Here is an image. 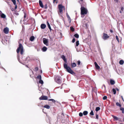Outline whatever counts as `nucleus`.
Segmentation results:
<instances>
[{"label": "nucleus", "mask_w": 124, "mask_h": 124, "mask_svg": "<svg viewBox=\"0 0 124 124\" xmlns=\"http://www.w3.org/2000/svg\"><path fill=\"white\" fill-rule=\"evenodd\" d=\"M81 17H83L84 16H83L85 14H86L87 13V9L84 7H81Z\"/></svg>", "instance_id": "obj_1"}, {"label": "nucleus", "mask_w": 124, "mask_h": 124, "mask_svg": "<svg viewBox=\"0 0 124 124\" xmlns=\"http://www.w3.org/2000/svg\"><path fill=\"white\" fill-rule=\"evenodd\" d=\"M63 66L64 68L68 72L72 74H73L74 73V72L70 67L69 66H68L66 64L64 63L63 64Z\"/></svg>", "instance_id": "obj_2"}, {"label": "nucleus", "mask_w": 124, "mask_h": 124, "mask_svg": "<svg viewBox=\"0 0 124 124\" xmlns=\"http://www.w3.org/2000/svg\"><path fill=\"white\" fill-rule=\"evenodd\" d=\"M20 50V51L21 54H23V48L22 45L21 43L19 44V47L17 48L16 50V52L17 53H19Z\"/></svg>", "instance_id": "obj_3"}, {"label": "nucleus", "mask_w": 124, "mask_h": 124, "mask_svg": "<svg viewBox=\"0 0 124 124\" xmlns=\"http://www.w3.org/2000/svg\"><path fill=\"white\" fill-rule=\"evenodd\" d=\"M58 8L59 9V13H58L60 14V13L61 14L62 13L63 9L65 10V8L64 6L62 5L61 4H60L58 5Z\"/></svg>", "instance_id": "obj_4"}, {"label": "nucleus", "mask_w": 124, "mask_h": 124, "mask_svg": "<svg viewBox=\"0 0 124 124\" xmlns=\"http://www.w3.org/2000/svg\"><path fill=\"white\" fill-rule=\"evenodd\" d=\"M61 78L60 77L56 78L55 80V82L58 84H61L62 83V81L61 80Z\"/></svg>", "instance_id": "obj_5"}, {"label": "nucleus", "mask_w": 124, "mask_h": 124, "mask_svg": "<svg viewBox=\"0 0 124 124\" xmlns=\"http://www.w3.org/2000/svg\"><path fill=\"white\" fill-rule=\"evenodd\" d=\"M47 97L46 96H42L39 99L40 100H47Z\"/></svg>", "instance_id": "obj_6"}, {"label": "nucleus", "mask_w": 124, "mask_h": 124, "mask_svg": "<svg viewBox=\"0 0 124 124\" xmlns=\"http://www.w3.org/2000/svg\"><path fill=\"white\" fill-rule=\"evenodd\" d=\"M43 42L44 43L46 46H48V41L47 39L46 38H44L43 40Z\"/></svg>", "instance_id": "obj_7"}, {"label": "nucleus", "mask_w": 124, "mask_h": 124, "mask_svg": "<svg viewBox=\"0 0 124 124\" xmlns=\"http://www.w3.org/2000/svg\"><path fill=\"white\" fill-rule=\"evenodd\" d=\"M103 36L102 37V38L104 40H106L109 38V36L108 35L105 33H103Z\"/></svg>", "instance_id": "obj_8"}, {"label": "nucleus", "mask_w": 124, "mask_h": 124, "mask_svg": "<svg viewBox=\"0 0 124 124\" xmlns=\"http://www.w3.org/2000/svg\"><path fill=\"white\" fill-rule=\"evenodd\" d=\"M9 31V29L7 27L4 28L3 30L5 34H7L8 33Z\"/></svg>", "instance_id": "obj_9"}, {"label": "nucleus", "mask_w": 124, "mask_h": 124, "mask_svg": "<svg viewBox=\"0 0 124 124\" xmlns=\"http://www.w3.org/2000/svg\"><path fill=\"white\" fill-rule=\"evenodd\" d=\"M94 64L96 69L97 70L100 69V67L98 65L96 62H95L94 63Z\"/></svg>", "instance_id": "obj_10"}, {"label": "nucleus", "mask_w": 124, "mask_h": 124, "mask_svg": "<svg viewBox=\"0 0 124 124\" xmlns=\"http://www.w3.org/2000/svg\"><path fill=\"white\" fill-rule=\"evenodd\" d=\"M61 58L66 63L67 62V60L65 58V56L64 55H62L61 56Z\"/></svg>", "instance_id": "obj_11"}, {"label": "nucleus", "mask_w": 124, "mask_h": 124, "mask_svg": "<svg viewBox=\"0 0 124 124\" xmlns=\"http://www.w3.org/2000/svg\"><path fill=\"white\" fill-rule=\"evenodd\" d=\"M46 27V24H41L40 26V27L41 29H44Z\"/></svg>", "instance_id": "obj_12"}, {"label": "nucleus", "mask_w": 124, "mask_h": 124, "mask_svg": "<svg viewBox=\"0 0 124 124\" xmlns=\"http://www.w3.org/2000/svg\"><path fill=\"white\" fill-rule=\"evenodd\" d=\"M39 5L42 8H44V6L42 2V1L40 0H39Z\"/></svg>", "instance_id": "obj_13"}, {"label": "nucleus", "mask_w": 124, "mask_h": 124, "mask_svg": "<svg viewBox=\"0 0 124 124\" xmlns=\"http://www.w3.org/2000/svg\"><path fill=\"white\" fill-rule=\"evenodd\" d=\"M47 49V47L46 46H44L42 48V50L43 52H45L46 50Z\"/></svg>", "instance_id": "obj_14"}, {"label": "nucleus", "mask_w": 124, "mask_h": 124, "mask_svg": "<svg viewBox=\"0 0 124 124\" xmlns=\"http://www.w3.org/2000/svg\"><path fill=\"white\" fill-rule=\"evenodd\" d=\"M71 67H75L76 66V63H75L73 62V63H71Z\"/></svg>", "instance_id": "obj_15"}, {"label": "nucleus", "mask_w": 124, "mask_h": 124, "mask_svg": "<svg viewBox=\"0 0 124 124\" xmlns=\"http://www.w3.org/2000/svg\"><path fill=\"white\" fill-rule=\"evenodd\" d=\"M110 82L111 85H113L115 83V81L112 79L110 80Z\"/></svg>", "instance_id": "obj_16"}, {"label": "nucleus", "mask_w": 124, "mask_h": 124, "mask_svg": "<svg viewBox=\"0 0 124 124\" xmlns=\"http://www.w3.org/2000/svg\"><path fill=\"white\" fill-rule=\"evenodd\" d=\"M0 16L1 18H5L6 17V15L3 13L1 14Z\"/></svg>", "instance_id": "obj_17"}, {"label": "nucleus", "mask_w": 124, "mask_h": 124, "mask_svg": "<svg viewBox=\"0 0 124 124\" xmlns=\"http://www.w3.org/2000/svg\"><path fill=\"white\" fill-rule=\"evenodd\" d=\"M43 107L48 109H49L50 108V106L49 105H45Z\"/></svg>", "instance_id": "obj_18"}, {"label": "nucleus", "mask_w": 124, "mask_h": 124, "mask_svg": "<svg viewBox=\"0 0 124 124\" xmlns=\"http://www.w3.org/2000/svg\"><path fill=\"white\" fill-rule=\"evenodd\" d=\"M34 39V37L33 36H31L30 37V40L31 41H32Z\"/></svg>", "instance_id": "obj_19"}, {"label": "nucleus", "mask_w": 124, "mask_h": 124, "mask_svg": "<svg viewBox=\"0 0 124 124\" xmlns=\"http://www.w3.org/2000/svg\"><path fill=\"white\" fill-rule=\"evenodd\" d=\"M124 61L122 60H120L119 62V63L120 65H123L124 63Z\"/></svg>", "instance_id": "obj_20"}, {"label": "nucleus", "mask_w": 124, "mask_h": 124, "mask_svg": "<svg viewBox=\"0 0 124 124\" xmlns=\"http://www.w3.org/2000/svg\"><path fill=\"white\" fill-rule=\"evenodd\" d=\"M88 113V112L87 111H84L83 112V114L85 116L87 115Z\"/></svg>", "instance_id": "obj_21"}, {"label": "nucleus", "mask_w": 124, "mask_h": 124, "mask_svg": "<svg viewBox=\"0 0 124 124\" xmlns=\"http://www.w3.org/2000/svg\"><path fill=\"white\" fill-rule=\"evenodd\" d=\"M112 116L113 118L116 120H117L118 119V118L116 116H115L114 115H112Z\"/></svg>", "instance_id": "obj_22"}, {"label": "nucleus", "mask_w": 124, "mask_h": 124, "mask_svg": "<svg viewBox=\"0 0 124 124\" xmlns=\"http://www.w3.org/2000/svg\"><path fill=\"white\" fill-rule=\"evenodd\" d=\"M47 22V24L48 26V27L49 28L50 30H51V29L50 25V24L48 23V22Z\"/></svg>", "instance_id": "obj_23"}, {"label": "nucleus", "mask_w": 124, "mask_h": 124, "mask_svg": "<svg viewBox=\"0 0 124 124\" xmlns=\"http://www.w3.org/2000/svg\"><path fill=\"white\" fill-rule=\"evenodd\" d=\"M100 109V108L99 107H97L95 109V111H98Z\"/></svg>", "instance_id": "obj_24"}, {"label": "nucleus", "mask_w": 124, "mask_h": 124, "mask_svg": "<svg viewBox=\"0 0 124 124\" xmlns=\"http://www.w3.org/2000/svg\"><path fill=\"white\" fill-rule=\"evenodd\" d=\"M48 100L49 101H52L53 102L55 103V101L54 99H50Z\"/></svg>", "instance_id": "obj_25"}, {"label": "nucleus", "mask_w": 124, "mask_h": 124, "mask_svg": "<svg viewBox=\"0 0 124 124\" xmlns=\"http://www.w3.org/2000/svg\"><path fill=\"white\" fill-rule=\"evenodd\" d=\"M74 36L77 38H78L79 37V35L77 34H75L74 35Z\"/></svg>", "instance_id": "obj_26"}, {"label": "nucleus", "mask_w": 124, "mask_h": 124, "mask_svg": "<svg viewBox=\"0 0 124 124\" xmlns=\"http://www.w3.org/2000/svg\"><path fill=\"white\" fill-rule=\"evenodd\" d=\"M37 78L39 79V80L41 79V77L40 75H39L37 77Z\"/></svg>", "instance_id": "obj_27"}, {"label": "nucleus", "mask_w": 124, "mask_h": 124, "mask_svg": "<svg viewBox=\"0 0 124 124\" xmlns=\"http://www.w3.org/2000/svg\"><path fill=\"white\" fill-rule=\"evenodd\" d=\"M79 41H77L76 42V46H78L79 45Z\"/></svg>", "instance_id": "obj_28"}, {"label": "nucleus", "mask_w": 124, "mask_h": 124, "mask_svg": "<svg viewBox=\"0 0 124 124\" xmlns=\"http://www.w3.org/2000/svg\"><path fill=\"white\" fill-rule=\"evenodd\" d=\"M39 83H40L41 84H43V82L42 80H41V79L39 81Z\"/></svg>", "instance_id": "obj_29"}, {"label": "nucleus", "mask_w": 124, "mask_h": 124, "mask_svg": "<svg viewBox=\"0 0 124 124\" xmlns=\"http://www.w3.org/2000/svg\"><path fill=\"white\" fill-rule=\"evenodd\" d=\"M70 30L72 31H74V28L72 26H71L70 27Z\"/></svg>", "instance_id": "obj_30"}, {"label": "nucleus", "mask_w": 124, "mask_h": 124, "mask_svg": "<svg viewBox=\"0 0 124 124\" xmlns=\"http://www.w3.org/2000/svg\"><path fill=\"white\" fill-rule=\"evenodd\" d=\"M112 91L114 93V94H115L116 93V89H112Z\"/></svg>", "instance_id": "obj_31"}, {"label": "nucleus", "mask_w": 124, "mask_h": 124, "mask_svg": "<svg viewBox=\"0 0 124 124\" xmlns=\"http://www.w3.org/2000/svg\"><path fill=\"white\" fill-rule=\"evenodd\" d=\"M116 105L117 106H119L120 107H121V105L118 102H117L116 103Z\"/></svg>", "instance_id": "obj_32"}, {"label": "nucleus", "mask_w": 124, "mask_h": 124, "mask_svg": "<svg viewBox=\"0 0 124 124\" xmlns=\"http://www.w3.org/2000/svg\"><path fill=\"white\" fill-rule=\"evenodd\" d=\"M13 2L14 5H16V0H11Z\"/></svg>", "instance_id": "obj_33"}, {"label": "nucleus", "mask_w": 124, "mask_h": 124, "mask_svg": "<svg viewBox=\"0 0 124 124\" xmlns=\"http://www.w3.org/2000/svg\"><path fill=\"white\" fill-rule=\"evenodd\" d=\"M90 114L91 115H92V116H93L94 115L93 112L92 110H91V112H90Z\"/></svg>", "instance_id": "obj_34"}, {"label": "nucleus", "mask_w": 124, "mask_h": 124, "mask_svg": "<svg viewBox=\"0 0 124 124\" xmlns=\"http://www.w3.org/2000/svg\"><path fill=\"white\" fill-rule=\"evenodd\" d=\"M107 98V97L106 96H104L103 98V100H106Z\"/></svg>", "instance_id": "obj_35"}, {"label": "nucleus", "mask_w": 124, "mask_h": 124, "mask_svg": "<svg viewBox=\"0 0 124 124\" xmlns=\"http://www.w3.org/2000/svg\"><path fill=\"white\" fill-rule=\"evenodd\" d=\"M79 115L80 116H82L83 115V114L82 113L80 112L79 114Z\"/></svg>", "instance_id": "obj_36"}, {"label": "nucleus", "mask_w": 124, "mask_h": 124, "mask_svg": "<svg viewBox=\"0 0 124 124\" xmlns=\"http://www.w3.org/2000/svg\"><path fill=\"white\" fill-rule=\"evenodd\" d=\"M116 40H117V41L118 42H119V39H118V37L117 36V35H116Z\"/></svg>", "instance_id": "obj_37"}, {"label": "nucleus", "mask_w": 124, "mask_h": 124, "mask_svg": "<svg viewBox=\"0 0 124 124\" xmlns=\"http://www.w3.org/2000/svg\"><path fill=\"white\" fill-rule=\"evenodd\" d=\"M80 62L79 60L78 62V65H79L80 64Z\"/></svg>", "instance_id": "obj_38"}, {"label": "nucleus", "mask_w": 124, "mask_h": 124, "mask_svg": "<svg viewBox=\"0 0 124 124\" xmlns=\"http://www.w3.org/2000/svg\"><path fill=\"white\" fill-rule=\"evenodd\" d=\"M120 110L122 111H124V108H120Z\"/></svg>", "instance_id": "obj_39"}, {"label": "nucleus", "mask_w": 124, "mask_h": 124, "mask_svg": "<svg viewBox=\"0 0 124 124\" xmlns=\"http://www.w3.org/2000/svg\"><path fill=\"white\" fill-rule=\"evenodd\" d=\"M75 38H73L72 39V42L73 43H74L75 42Z\"/></svg>", "instance_id": "obj_40"}, {"label": "nucleus", "mask_w": 124, "mask_h": 124, "mask_svg": "<svg viewBox=\"0 0 124 124\" xmlns=\"http://www.w3.org/2000/svg\"><path fill=\"white\" fill-rule=\"evenodd\" d=\"M96 119H98V115L97 114L96 115Z\"/></svg>", "instance_id": "obj_41"}, {"label": "nucleus", "mask_w": 124, "mask_h": 124, "mask_svg": "<svg viewBox=\"0 0 124 124\" xmlns=\"http://www.w3.org/2000/svg\"><path fill=\"white\" fill-rule=\"evenodd\" d=\"M35 70L36 71H37L38 70V68L37 67H36L35 69Z\"/></svg>", "instance_id": "obj_42"}, {"label": "nucleus", "mask_w": 124, "mask_h": 124, "mask_svg": "<svg viewBox=\"0 0 124 124\" xmlns=\"http://www.w3.org/2000/svg\"><path fill=\"white\" fill-rule=\"evenodd\" d=\"M47 8V6L46 4V5L45 6V9H46Z\"/></svg>", "instance_id": "obj_43"}, {"label": "nucleus", "mask_w": 124, "mask_h": 124, "mask_svg": "<svg viewBox=\"0 0 124 124\" xmlns=\"http://www.w3.org/2000/svg\"><path fill=\"white\" fill-rule=\"evenodd\" d=\"M26 15L25 14V13L24 15V18H25L26 17Z\"/></svg>", "instance_id": "obj_44"}, {"label": "nucleus", "mask_w": 124, "mask_h": 124, "mask_svg": "<svg viewBox=\"0 0 124 124\" xmlns=\"http://www.w3.org/2000/svg\"><path fill=\"white\" fill-rule=\"evenodd\" d=\"M15 5V9H16L17 8V5L16 4V5Z\"/></svg>", "instance_id": "obj_45"}, {"label": "nucleus", "mask_w": 124, "mask_h": 124, "mask_svg": "<svg viewBox=\"0 0 124 124\" xmlns=\"http://www.w3.org/2000/svg\"><path fill=\"white\" fill-rule=\"evenodd\" d=\"M116 90L117 91H119V89L117 88H116Z\"/></svg>", "instance_id": "obj_46"}, {"label": "nucleus", "mask_w": 124, "mask_h": 124, "mask_svg": "<svg viewBox=\"0 0 124 124\" xmlns=\"http://www.w3.org/2000/svg\"><path fill=\"white\" fill-rule=\"evenodd\" d=\"M3 14L1 11H0V15H1V14Z\"/></svg>", "instance_id": "obj_47"}, {"label": "nucleus", "mask_w": 124, "mask_h": 124, "mask_svg": "<svg viewBox=\"0 0 124 124\" xmlns=\"http://www.w3.org/2000/svg\"><path fill=\"white\" fill-rule=\"evenodd\" d=\"M121 97H122V100H123V101H124V99H123V97H122V96H121Z\"/></svg>", "instance_id": "obj_48"}, {"label": "nucleus", "mask_w": 124, "mask_h": 124, "mask_svg": "<svg viewBox=\"0 0 124 124\" xmlns=\"http://www.w3.org/2000/svg\"><path fill=\"white\" fill-rule=\"evenodd\" d=\"M115 1H116V2H118V0H114Z\"/></svg>", "instance_id": "obj_49"}, {"label": "nucleus", "mask_w": 124, "mask_h": 124, "mask_svg": "<svg viewBox=\"0 0 124 124\" xmlns=\"http://www.w3.org/2000/svg\"><path fill=\"white\" fill-rule=\"evenodd\" d=\"M103 86H104V88H105H105H106V87H105V85H103Z\"/></svg>", "instance_id": "obj_50"}, {"label": "nucleus", "mask_w": 124, "mask_h": 124, "mask_svg": "<svg viewBox=\"0 0 124 124\" xmlns=\"http://www.w3.org/2000/svg\"><path fill=\"white\" fill-rule=\"evenodd\" d=\"M110 32H113V31L112 30H110Z\"/></svg>", "instance_id": "obj_51"}, {"label": "nucleus", "mask_w": 124, "mask_h": 124, "mask_svg": "<svg viewBox=\"0 0 124 124\" xmlns=\"http://www.w3.org/2000/svg\"><path fill=\"white\" fill-rule=\"evenodd\" d=\"M122 113H124V111H122Z\"/></svg>", "instance_id": "obj_52"}, {"label": "nucleus", "mask_w": 124, "mask_h": 124, "mask_svg": "<svg viewBox=\"0 0 124 124\" xmlns=\"http://www.w3.org/2000/svg\"><path fill=\"white\" fill-rule=\"evenodd\" d=\"M67 16L68 17H69V16L68 15H67Z\"/></svg>", "instance_id": "obj_53"}, {"label": "nucleus", "mask_w": 124, "mask_h": 124, "mask_svg": "<svg viewBox=\"0 0 124 124\" xmlns=\"http://www.w3.org/2000/svg\"><path fill=\"white\" fill-rule=\"evenodd\" d=\"M54 0V2L56 0Z\"/></svg>", "instance_id": "obj_54"}, {"label": "nucleus", "mask_w": 124, "mask_h": 124, "mask_svg": "<svg viewBox=\"0 0 124 124\" xmlns=\"http://www.w3.org/2000/svg\"><path fill=\"white\" fill-rule=\"evenodd\" d=\"M17 1H18V2H19V0H17Z\"/></svg>", "instance_id": "obj_55"}, {"label": "nucleus", "mask_w": 124, "mask_h": 124, "mask_svg": "<svg viewBox=\"0 0 124 124\" xmlns=\"http://www.w3.org/2000/svg\"><path fill=\"white\" fill-rule=\"evenodd\" d=\"M80 1H83V0H80Z\"/></svg>", "instance_id": "obj_56"}, {"label": "nucleus", "mask_w": 124, "mask_h": 124, "mask_svg": "<svg viewBox=\"0 0 124 124\" xmlns=\"http://www.w3.org/2000/svg\"><path fill=\"white\" fill-rule=\"evenodd\" d=\"M123 120H124V118H123Z\"/></svg>", "instance_id": "obj_57"}, {"label": "nucleus", "mask_w": 124, "mask_h": 124, "mask_svg": "<svg viewBox=\"0 0 124 124\" xmlns=\"http://www.w3.org/2000/svg\"><path fill=\"white\" fill-rule=\"evenodd\" d=\"M120 124H122V123H120Z\"/></svg>", "instance_id": "obj_58"}]
</instances>
